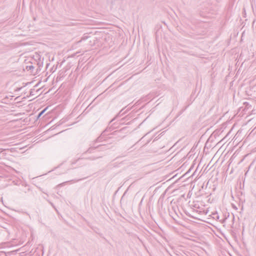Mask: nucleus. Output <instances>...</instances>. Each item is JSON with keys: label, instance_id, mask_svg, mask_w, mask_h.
<instances>
[{"label": "nucleus", "instance_id": "nucleus-1", "mask_svg": "<svg viewBox=\"0 0 256 256\" xmlns=\"http://www.w3.org/2000/svg\"><path fill=\"white\" fill-rule=\"evenodd\" d=\"M110 128L108 129L107 128L104 131H103L100 135L94 141L92 142L93 143H95V144H96L98 142H106L108 138L106 137V132L108 131V130H110Z\"/></svg>", "mask_w": 256, "mask_h": 256}, {"label": "nucleus", "instance_id": "nucleus-2", "mask_svg": "<svg viewBox=\"0 0 256 256\" xmlns=\"http://www.w3.org/2000/svg\"><path fill=\"white\" fill-rule=\"evenodd\" d=\"M106 144H102L97 145V144H95V143H93L92 142L90 145V147L83 154L86 153V152L92 153V152H93L94 150H96V148H98L102 146H106Z\"/></svg>", "mask_w": 256, "mask_h": 256}, {"label": "nucleus", "instance_id": "nucleus-3", "mask_svg": "<svg viewBox=\"0 0 256 256\" xmlns=\"http://www.w3.org/2000/svg\"><path fill=\"white\" fill-rule=\"evenodd\" d=\"M242 130H238V131L234 137V140H237V142H240L242 138Z\"/></svg>", "mask_w": 256, "mask_h": 256}, {"label": "nucleus", "instance_id": "nucleus-4", "mask_svg": "<svg viewBox=\"0 0 256 256\" xmlns=\"http://www.w3.org/2000/svg\"><path fill=\"white\" fill-rule=\"evenodd\" d=\"M15 252V251L8 252H7L0 251V256H10L12 253Z\"/></svg>", "mask_w": 256, "mask_h": 256}, {"label": "nucleus", "instance_id": "nucleus-5", "mask_svg": "<svg viewBox=\"0 0 256 256\" xmlns=\"http://www.w3.org/2000/svg\"><path fill=\"white\" fill-rule=\"evenodd\" d=\"M47 108H44L38 114V118H39L46 110Z\"/></svg>", "mask_w": 256, "mask_h": 256}, {"label": "nucleus", "instance_id": "nucleus-6", "mask_svg": "<svg viewBox=\"0 0 256 256\" xmlns=\"http://www.w3.org/2000/svg\"><path fill=\"white\" fill-rule=\"evenodd\" d=\"M26 68L28 70H32L34 68V66L32 65H30V66H27Z\"/></svg>", "mask_w": 256, "mask_h": 256}, {"label": "nucleus", "instance_id": "nucleus-7", "mask_svg": "<svg viewBox=\"0 0 256 256\" xmlns=\"http://www.w3.org/2000/svg\"><path fill=\"white\" fill-rule=\"evenodd\" d=\"M82 159V158H78V159H77L76 160H74L73 162H72V164H74L76 163L77 162L79 161L80 160Z\"/></svg>", "mask_w": 256, "mask_h": 256}, {"label": "nucleus", "instance_id": "nucleus-8", "mask_svg": "<svg viewBox=\"0 0 256 256\" xmlns=\"http://www.w3.org/2000/svg\"><path fill=\"white\" fill-rule=\"evenodd\" d=\"M5 150H2L1 148H0V158H1V154H4L3 153V152H4Z\"/></svg>", "mask_w": 256, "mask_h": 256}, {"label": "nucleus", "instance_id": "nucleus-9", "mask_svg": "<svg viewBox=\"0 0 256 256\" xmlns=\"http://www.w3.org/2000/svg\"><path fill=\"white\" fill-rule=\"evenodd\" d=\"M134 145H133L132 146H131V148H128V151H129V152H132L134 150H132V149L133 148V147H134Z\"/></svg>", "mask_w": 256, "mask_h": 256}, {"label": "nucleus", "instance_id": "nucleus-10", "mask_svg": "<svg viewBox=\"0 0 256 256\" xmlns=\"http://www.w3.org/2000/svg\"><path fill=\"white\" fill-rule=\"evenodd\" d=\"M186 214L188 216H190V217H192V218H193V217H194L193 216H192L190 214H189V213L186 212Z\"/></svg>", "mask_w": 256, "mask_h": 256}, {"label": "nucleus", "instance_id": "nucleus-11", "mask_svg": "<svg viewBox=\"0 0 256 256\" xmlns=\"http://www.w3.org/2000/svg\"><path fill=\"white\" fill-rule=\"evenodd\" d=\"M37 64H38V67H39V68H40L41 66H42L43 63H42V62L41 64H40V62H38V63Z\"/></svg>", "mask_w": 256, "mask_h": 256}, {"label": "nucleus", "instance_id": "nucleus-12", "mask_svg": "<svg viewBox=\"0 0 256 256\" xmlns=\"http://www.w3.org/2000/svg\"><path fill=\"white\" fill-rule=\"evenodd\" d=\"M214 215H216V218H217V219H218L219 218V216L217 214H214Z\"/></svg>", "mask_w": 256, "mask_h": 256}, {"label": "nucleus", "instance_id": "nucleus-13", "mask_svg": "<svg viewBox=\"0 0 256 256\" xmlns=\"http://www.w3.org/2000/svg\"><path fill=\"white\" fill-rule=\"evenodd\" d=\"M86 38H87V37H86V38L85 37H83V38H82L81 40H85Z\"/></svg>", "mask_w": 256, "mask_h": 256}, {"label": "nucleus", "instance_id": "nucleus-14", "mask_svg": "<svg viewBox=\"0 0 256 256\" xmlns=\"http://www.w3.org/2000/svg\"><path fill=\"white\" fill-rule=\"evenodd\" d=\"M115 118H114L113 119H112V120H110V123L112 122L115 120Z\"/></svg>", "mask_w": 256, "mask_h": 256}, {"label": "nucleus", "instance_id": "nucleus-15", "mask_svg": "<svg viewBox=\"0 0 256 256\" xmlns=\"http://www.w3.org/2000/svg\"><path fill=\"white\" fill-rule=\"evenodd\" d=\"M233 208L236 209V210H237V208L235 206H234Z\"/></svg>", "mask_w": 256, "mask_h": 256}, {"label": "nucleus", "instance_id": "nucleus-16", "mask_svg": "<svg viewBox=\"0 0 256 256\" xmlns=\"http://www.w3.org/2000/svg\"><path fill=\"white\" fill-rule=\"evenodd\" d=\"M64 184V182L62 183V184H60V186H62Z\"/></svg>", "mask_w": 256, "mask_h": 256}, {"label": "nucleus", "instance_id": "nucleus-17", "mask_svg": "<svg viewBox=\"0 0 256 256\" xmlns=\"http://www.w3.org/2000/svg\"><path fill=\"white\" fill-rule=\"evenodd\" d=\"M142 200L140 204H141V203L142 202Z\"/></svg>", "mask_w": 256, "mask_h": 256}]
</instances>
